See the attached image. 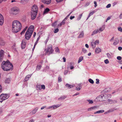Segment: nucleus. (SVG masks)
<instances>
[{
	"mask_svg": "<svg viewBox=\"0 0 122 122\" xmlns=\"http://www.w3.org/2000/svg\"><path fill=\"white\" fill-rule=\"evenodd\" d=\"M12 30L14 33H17L20 31L21 29L22 26L21 23L19 21L15 20L12 23Z\"/></svg>",
	"mask_w": 122,
	"mask_h": 122,
	"instance_id": "f257e3e1",
	"label": "nucleus"
},
{
	"mask_svg": "<svg viewBox=\"0 0 122 122\" xmlns=\"http://www.w3.org/2000/svg\"><path fill=\"white\" fill-rule=\"evenodd\" d=\"M1 67L4 71H8L12 70L13 69V65L8 60L6 61H3L1 64Z\"/></svg>",
	"mask_w": 122,
	"mask_h": 122,
	"instance_id": "f03ea898",
	"label": "nucleus"
},
{
	"mask_svg": "<svg viewBox=\"0 0 122 122\" xmlns=\"http://www.w3.org/2000/svg\"><path fill=\"white\" fill-rule=\"evenodd\" d=\"M34 29V26L31 25L29 27L26 31L25 36V39L29 40L33 32Z\"/></svg>",
	"mask_w": 122,
	"mask_h": 122,
	"instance_id": "7ed1b4c3",
	"label": "nucleus"
},
{
	"mask_svg": "<svg viewBox=\"0 0 122 122\" xmlns=\"http://www.w3.org/2000/svg\"><path fill=\"white\" fill-rule=\"evenodd\" d=\"M9 96L8 94H2L0 96V102H2L4 100L9 98Z\"/></svg>",
	"mask_w": 122,
	"mask_h": 122,
	"instance_id": "20e7f679",
	"label": "nucleus"
},
{
	"mask_svg": "<svg viewBox=\"0 0 122 122\" xmlns=\"http://www.w3.org/2000/svg\"><path fill=\"white\" fill-rule=\"evenodd\" d=\"M11 11L13 14L16 15L19 13L20 9L18 7H12L11 9Z\"/></svg>",
	"mask_w": 122,
	"mask_h": 122,
	"instance_id": "39448f33",
	"label": "nucleus"
},
{
	"mask_svg": "<svg viewBox=\"0 0 122 122\" xmlns=\"http://www.w3.org/2000/svg\"><path fill=\"white\" fill-rule=\"evenodd\" d=\"M53 51V50L52 49V46L51 45H50L48 46L46 53H47L49 52V54H51L52 53Z\"/></svg>",
	"mask_w": 122,
	"mask_h": 122,
	"instance_id": "423d86ee",
	"label": "nucleus"
},
{
	"mask_svg": "<svg viewBox=\"0 0 122 122\" xmlns=\"http://www.w3.org/2000/svg\"><path fill=\"white\" fill-rule=\"evenodd\" d=\"M38 7L36 5H33L31 8V12L35 13H37L38 12Z\"/></svg>",
	"mask_w": 122,
	"mask_h": 122,
	"instance_id": "0eeeda50",
	"label": "nucleus"
},
{
	"mask_svg": "<svg viewBox=\"0 0 122 122\" xmlns=\"http://www.w3.org/2000/svg\"><path fill=\"white\" fill-rule=\"evenodd\" d=\"M112 96V95L111 94H105V96L103 95H101V96H100L99 97H101L102 98L106 97L107 98L106 99H108V98H110Z\"/></svg>",
	"mask_w": 122,
	"mask_h": 122,
	"instance_id": "6e6552de",
	"label": "nucleus"
},
{
	"mask_svg": "<svg viewBox=\"0 0 122 122\" xmlns=\"http://www.w3.org/2000/svg\"><path fill=\"white\" fill-rule=\"evenodd\" d=\"M38 109V107L35 108L30 113V114L31 115H33L35 114L37 111Z\"/></svg>",
	"mask_w": 122,
	"mask_h": 122,
	"instance_id": "1a4fd4ad",
	"label": "nucleus"
},
{
	"mask_svg": "<svg viewBox=\"0 0 122 122\" xmlns=\"http://www.w3.org/2000/svg\"><path fill=\"white\" fill-rule=\"evenodd\" d=\"M4 20V18L2 15L0 13V25H3Z\"/></svg>",
	"mask_w": 122,
	"mask_h": 122,
	"instance_id": "9d476101",
	"label": "nucleus"
},
{
	"mask_svg": "<svg viewBox=\"0 0 122 122\" xmlns=\"http://www.w3.org/2000/svg\"><path fill=\"white\" fill-rule=\"evenodd\" d=\"M37 13H35L34 12H31V19L32 20H34L36 17Z\"/></svg>",
	"mask_w": 122,
	"mask_h": 122,
	"instance_id": "9b49d317",
	"label": "nucleus"
},
{
	"mask_svg": "<svg viewBox=\"0 0 122 122\" xmlns=\"http://www.w3.org/2000/svg\"><path fill=\"white\" fill-rule=\"evenodd\" d=\"M42 2L45 4H49L51 2V0H41Z\"/></svg>",
	"mask_w": 122,
	"mask_h": 122,
	"instance_id": "f8f14e48",
	"label": "nucleus"
},
{
	"mask_svg": "<svg viewBox=\"0 0 122 122\" xmlns=\"http://www.w3.org/2000/svg\"><path fill=\"white\" fill-rule=\"evenodd\" d=\"M26 43L24 40H23L22 41L21 45V48L22 49H24Z\"/></svg>",
	"mask_w": 122,
	"mask_h": 122,
	"instance_id": "ddd939ff",
	"label": "nucleus"
},
{
	"mask_svg": "<svg viewBox=\"0 0 122 122\" xmlns=\"http://www.w3.org/2000/svg\"><path fill=\"white\" fill-rule=\"evenodd\" d=\"M97 108V106H95L92 107L87 109V110L88 111H91L95 110Z\"/></svg>",
	"mask_w": 122,
	"mask_h": 122,
	"instance_id": "4468645a",
	"label": "nucleus"
},
{
	"mask_svg": "<svg viewBox=\"0 0 122 122\" xmlns=\"http://www.w3.org/2000/svg\"><path fill=\"white\" fill-rule=\"evenodd\" d=\"M66 86L68 88L70 89L72 88L74 86V85H71L67 83L66 85Z\"/></svg>",
	"mask_w": 122,
	"mask_h": 122,
	"instance_id": "2eb2a0df",
	"label": "nucleus"
},
{
	"mask_svg": "<svg viewBox=\"0 0 122 122\" xmlns=\"http://www.w3.org/2000/svg\"><path fill=\"white\" fill-rule=\"evenodd\" d=\"M31 76V75H30L26 76L24 79V81H27L28 80L29 78Z\"/></svg>",
	"mask_w": 122,
	"mask_h": 122,
	"instance_id": "dca6fc26",
	"label": "nucleus"
},
{
	"mask_svg": "<svg viewBox=\"0 0 122 122\" xmlns=\"http://www.w3.org/2000/svg\"><path fill=\"white\" fill-rule=\"evenodd\" d=\"M105 29V27L104 26H102V27L100 28L99 29H98V30L99 31V33H100L101 32L103 31Z\"/></svg>",
	"mask_w": 122,
	"mask_h": 122,
	"instance_id": "f3484780",
	"label": "nucleus"
},
{
	"mask_svg": "<svg viewBox=\"0 0 122 122\" xmlns=\"http://www.w3.org/2000/svg\"><path fill=\"white\" fill-rule=\"evenodd\" d=\"M119 42V40H118L117 39L114 40V42L113 43V45L115 46L118 44Z\"/></svg>",
	"mask_w": 122,
	"mask_h": 122,
	"instance_id": "a211bd4d",
	"label": "nucleus"
},
{
	"mask_svg": "<svg viewBox=\"0 0 122 122\" xmlns=\"http://www.w3.org/2000/svg\"><path fill=\"white\" fill-rule=\"evenodd\" d=\"M61 105L58 104L56 105H53L52 106L53 108V109H55L60 106Z\"/></svg>",
	"mask_w": 122,
	"mask_h": 122,
	"instance_id": "6ab92c4d",
	"label": "nucleus"
},
{
	"mask_svg": "<svg viewBox=\"0 0 122 122\" xmlns=\"http://www.w3.org/2000/svg\"><path fill=\"white\" fill-rule=\"evenodd\" d=\"M29 0H20V2L22 4L26 3L28 2Z\"/></svg>",
	"mask_w": 122,
	"mask_h": 122,
	"instance_id": "aec40b11",
	"label": "nucleus"
},
{
	"mask_svg": "<svg viewBox=\"0 0 122 122\" xmlns=\"http://www.w3.org/2000/svg\"><path fill=\"white\" fill-rule=\"evenodd\" d=\"M84 33L83 31L81 32L79 35V36L78 37V38H81L83 37L84 36Z\"/></svg>",
	"mask_w": 122,
	"mask_h": 122,
	"instance_id": "412c9836",
	"label": "nucleus"
},
{
	"mask_svg": "<svg viewBox=\"0 0 122 122\" xmlns=\"http://www.w3.org/2000/svg\"><path fill=\"white\" fill-rule=\"evenodd\" d=\"M95 52L96 53H98L101 52V50L100 48L98 47L95 50Z\"/></svg>",
	"mask_w": 122,
	"mask_h": 122,
	"instance_id": "4be33fe9",
	"label": "nucleus"
},
{
	"mask_svg": "<svg viewBox=\"0 0 122 122\" xmlns=\"http://www.w3.org/2000/svg\"><path fill=\"white\" fill-rule=\"evenodd\" d=\"M10 81V78H6L5 80V83H9Z\"/></svg>",
	"mask_w": 122,
	"mask_h": 122,
	"instance_id": "5701e85b",
	"label": "nucleus"
},
{
	"mask_svg": "<svg viewBox=\"0 0 122 122\" xmlns=\"http://www.w3.org/2000/svg\"><path fill=\"white\" fill-rule=\"evenodd\" d=\"M66 97L65 96L61 97L58 99V100L59 101H61L64 100L66 98Z\"/></svg>",
	"mask_w": 122,
	"mask_h": 122,
	"instance_id": "b1692460",
	"label": "nucleus"
},
{
	"mask_svg": "<svg viewBox=\"0 0 122 122\" xmlns=\"http://www.w3.org/2000/svg\"><path fill=\"white\" fill-rule=\"evenodd\" d=\"M5 44L4 41L1 39H0V45H1L4 46Z\"/></svg>",
	"mask_w": 122,
	"mask_h": 122,
	"instance_id": "393cba45",
	"label": "nucleus"
},
{
	"mask_svg": "<svg viewBox=\"0 0 122 122\" xmlns=\"http://www.w3.org/2000/svg\"><path fill=\"white\" fill-rule=\"evenodd\" d=\"M39 38H40V36H39L37 38L36 41V42H35V44H34V47H33V50H34V49L35 47V46H36V44H37V42H38L39 39Z\"/></svg>",
	"mask_w": 122,
	"mask_h": 122,
	"instance_id": "a878e982",
	"label": "nucleus"
},
{
	"mask_svg": "<svg viewBox=\"0 0 122 122\" xmlns=\"http://www.w3.org/2000/svg\"><path fill=\"white\" fill-rule=\"evenodd\" d=\"M98 32H99V31L97 29V30H95L94 31H93L92 33L91 34V35L93 36L94 34H96Z\"/></svg>",
	"mask_w": 122,
	"mask_h": 122,
	"instance_id": "bb28decb",
	"label": "nucleus"
},
{
	"mask_svg": "<svg viewBox=\"0 0 122 122\" xmlns=\"http://www.w3.org/2000/svg\"><path fill=\"white\" fill-rule=\"evenodd\" d=\"M104 112V110H102L99 111H97L95 112H94V114H97V113H102Z\"/></svg>",
	"mask_w": 122,
	"mask_h": 122,
	"instance_id": "cd10ccee",
	"label": "nucleus"
},
{
	"mask_svg": "<svg viewBox=\"0 0 122 122\" xmlns=\"http://www.w3.org/2000/svg\"><path fill=\"white\" fill-rule=\"evenodd\" d=\"M50 10L49 8H46L45 9L44 12V13L45 14L47 13Z\"/></svg>",
	"mask_w": 122,
	"mask_h": 122,
	"instance_id": "c85d7f7f",
	"label": "nucleus"
},
{
	"mask_svg": "<svg viewBox=\"0 0 122 122\" xmlns=\"http://www.w3.org/2000/svg\"><path fill=\"white\" fill-rule=\"evenodd\" d=\"M83 13L81 14H80L79 16H78V18L77 19V20H80L81 18L82 15Z\"/></svg>",
	"mask_w": 122,
	"mask_h": 122,
	"instance_id": "c756f323",
	"label": "nucleus"
},
{
	"mask_svg": "<svg viewBox=\"0 0 122 122\" xmlns=\"http://www.w3.org/2000/svg\"><path fill=\"white\" fill-rule=\"evenodd\" d=\"M94 12H95L94 11H93L90 12V13L88 17L87 18L86 20H87L91 15H92L94 13Z\"/></svg>",
	"mask_w": 122,
	"mask_h": 122,
	"instance_id": "7c9ffc66",
	"label": "nucleus"
},
{
	"mask_svg": "<svg viewBox=\"0 0 122 122\" xmlns=\"http://www.w3.org/2000/svg\"><path fill=\"white\" fill-rule=\"evenodd\" d=\"M83 59V56H81L80 57L78 61V63H80V62Z\"/></svg>",
	"mask_w": 122,
	"mask_h": 122,
	"instance_id": "2f4dec72",
	"label": "nucleus"
},
{
	"mask_svg": "<svg viewBox=\"0 0 122 122\" xmlns=\"http://www.w3.org/2000/svg\"><path fill=\"white\" fill-rule=\"evenodd\" d=\"M94 47H95V45L97 44H98L99 43V41L98 40H96L95 42H94Z\"/></svg>",
	"mask_w": 122,
	"mask_h": 122,
	"instance_id": "473e14b6",
	"label": "nucleus"
},
{
	"mask_svg": "<svg viewBox=\"0 0 122 122\" xmlns=\"http://www.w3.org/2000/svg\"><path fill=\"white\" fill-rule=\"evenodd\" d=\"M4 51L3 50H0V55L4 56Z\"/></svg>",
	"mask_w": 122,
	"mask_h": 122,
	"instance_id": "72a5a7b5",
	"label": "nucleus"
},
{
	"mask_svg": "<svg viewBox=\"0 0 122 122\" xmlns=\"http://www.w3.org/2000/svg\"><path fill=\"white\" fill-rule=\"evenodd\" d=\"M41 65H37V70H39L41 68Z\"/></svg>",
	"mask_w": 122,
	"mask_h": 122,
	"instance_id": "f704fd0d",
	"label": "nucleus"
},
{
	"mask_svg": "<svg viewBox=\"0 0 122 122\" xmlns=\"http://www.w3.org/2000/svg\"><path fill=\"white\" fill-rule=\"evenodd\" d=\"M89 82L93 84L94 83L93 81L91 79H89L88 80Z\"/></svg>",
	"mask_w": 122,
	"mask_h": 122,
	"instance_id": "c9c22d12",
	"label": "nucleus"
},
{
	"mask_svg": "<svg viewBox=\"0 0 122 122\" xmlns=\"http://www.w3.org/2000/svg\"><path fill=\"white\" fill-rule=\"evenodd\" d=\"M4 56L0 55V61H2L4 58Z\"/></svg>",
	"mask_w": 122,
	"mask_h": 122,
	"instance_id": "e433bc0d",
	"label": "nucleus"
},
{
	"mask_svg": "<svg viewBox=\"0 0 122 122\" xmlns=\"http://www.w3.org/2000/svg\"><path fill=\"white\" fill-rule=\"evenodd\" d=\"M58 81L59 82H60L62 81L61 77L60 76H59L58 77Z\"/></svg>",
	"mask_w": 122,
	"mask_h": 122,
	"instance_id": "4c0bfd02",
	"label": "nucleus"
},
{
	"mask_svg": "<svg viewBox=\"0 0 122 122\" xmlns=\"http://www.w3.org/2000/svg\"><path fill=\"white\" fill-rule=\"evenodd\" d=\"M87 101L89 102V104H92L93 103V101L92 100H87Z\"/></svg>",
	"mask_w": 122,
	"mask_h": 122,
	"instance_id": "58836bf2",
	"label": "nucleus"
},
{
	"mask_svg": "<svg viewBox=\"0 0 122 122\" xmlns=\"http://www.w3.org/2000/svg\"><path fill=\"white\" fill-rule=\"evenodd\" d=\"M118 30L121 32H122V28L121 27H119L117 28Z\"/></svg>",
	"mask_w": 122,
	"mask_h": 122,
	"instance_id": "ea45409f",
	"label": "nucleus"
},
{
	"mask_svg": "<svg viewBox=\"0 0 122 122\" xmlns=\"http://www.w3.org/2000/svg\"><path fill=\"white\" fill-rule=\"evenodd\" d=\"M55 51L59 53L60 50L58 47H56L55 48Z\"/></svg>",
	"mask_w": 122,
	"mask_h": 122,
	"instance_id": "a19ab883",
	"label": "nucleus"
},
{
	"mask_svg": "<svg viewBox=\"0 0 122 122\" xmlns=\"http://www.w3.org/2000/svg\"><path fill=\"white\" fill-rule=\"evenodd\" d=\"M56 22L57 21H56L55 22H53L52 24V26L55 27L56 25Z\"/></svg>",
	"mask_w": 122,
	"mask_h": 122,
	"instance_id": "79ce46f5",
	"label": "nucleus"
},
{
	"mask_svg": "<svg viewBox=\"0 0 122 122\" xmlns=\"http://www.w3.org/2000/svg\"><path fill=\"white\" fill-rule=\"evenodd\" d=\"M59 31V30L58 28H56L55 29L54 32L55 33H57Z\"/></svg>",
	"mask_w": 122,
	"mask_h": 122,
	"instance_id": "37998d69",
	"label": "nucleus"
},
{
	"mask_svg": "<svg viewBox=\"0 0 122 122\" xmlns=\"http://www.w3.org/2000/svg\"><path fill=\"white\" fill-rule=\"evenodd\" d=\"M36 87L39 90H41V86L40 85H36Z\"/></svg>",
	"mask_w": 122,
	"mask_h": 122,
	"instance_id": "c03bdc74",
	"label": "nucleus"
},
{
	"mask_svg": "<svg viewBox=\"0 0 122 122\" xmlns=\"http://www.w3.org/2000/svg\"><path fill=\"white\" fill-rule=\"evenodd\" d=\"M41 89H45V86L44 85H42L41 86Z\"/></svg>",
	"mask_w": 122,
	"mask_h": 122,
	"instance_id": "a18cd8bd",
	"label": "nucleus"
},
{
	"mask_svg": "<svg viewBox=\"0 0 122 122\" xmlns=\"http://www.w3.org/2000/svg\"><path fill=\"white\" fill-rule=\"evenodd\" d=\"M104 62L106 64H107L109 63V61L107 59L105 60L104 61Z\"/></svg>",
	"mask_w": 122,
	"mask_h": 122,
	"instance_id": "49530a36",
	"label": "nucleus"
},
{
	"mask_svg": "<svg viewBox=\"0 0 122 122\" xmlns=\"http://www.w3.org/2000/svg\"><path fill=\"white\" fill-rule=\"evenodd\" d=\"M82 51L84 53H86L87 51V50L84 48H82Z\"/></svg>",
	"mask_w": 122,
	"mask_h": 122,
	"instance_id": "de8ad7c7",
	"label": "nucleus"
},
{
	"mask_svg": "<svg viewBox=\"0 0 122 122\" xmlns=\"http://www.w3.org/2000/svg\"><path fill=\"white\" fill-rule=\"evenodd\" d=\"M100 97V98H101L102 99V101H106L107 99H106L107 98L103 97V98H102L101 97Z\"/></svg>",
	"mask_w": 122,
	"mask_h": 122,
	"instance_id": "09e8293b",
	"label": "nucleus"
},
{
	"mask_svg": "<svg viewBox=\"0 0 122 122\" xmlns=\"http://www.w3.org/2000/svg\"><path fill=\"white\" fill-rule=\"evenodd\" d=\"M69 65L70 66H73L74 64L73 62H70L69 63Z\"/></svg>",
	"mask_w": 122,
	"mask_h": 122,
	"instance_id": "8fccbe9b",
	"label": "nucleus"
},
{
	"mask_svg": "<svg viewBox=\"0 0 122 122\" xmlns=\"http://www.w3.org/2000/svg\"><path fill=\"white\" fill-rule=\"evenodd\" d=\"M65 20H63L61 23L62 25H64L65 24Z\"/></svg>",
	"mask_w": 122,
	"mask_h": 122,
	"instance_id": "3c124183",
	"label": "nucleus"
},
{
	"mask_svg": "<svg viewBox=\"0 0 122 122\" xmlns=\"http://www.w3.org/2000/svg\"><path fill=\"white\" fill-rule=\"evenodd\" d=\"M107 57L109 58H111V56L110 54L109 53H107Z\"/></svg>",
	"mask_w": 122,
	"mask_h": 122,
	"instance_id": "603ef678",
	"label": "nucleus"
},
{
	"mask_svg": "<svg viewBox=\"0 0 122 122\" xmlns=\"http://www.w3.org/2000/svg\"><path fill=\"white\" fill-rule=\"evenodd\" d=\"M117 59L118 60H120L122 59V57L120 56H118L117 57Z\"/></svg>",
	"mask_w": 122,
	"mask_h": 122,
	"instance_id": "864d4df0",
	"label": "nucleus"
},
{
	"mask_svg": "<svg viewBox=\"0 0 122 122\" xmlns=\"http://www.w3.org/2000/svg\"><path fill=\"white\" fill-rule=\"evenodd\" d=\"M108 102H109L110 103V104H111V103H112V100H110V99H108Z\"/></svg>",
	"mask_w": 122,
	"mask_h": 122,
	"instance_id": "5fc2aeb1",
	"label": "nucleus"
},
{
	"mask_svg": "<svg viewBox=\"0 0 122 122\" xmlns=\"http://www.w3.org/2000/svg\"><path fill=\"white\" fill-rule=\"evenodd\" d=\"M96 83L97 84H98L99 83V80L98 79H96Z\"/></svg>",
	"mask_w": 122,
	"mask_h": 122,
	"instance_id": "6e6d98bb",
	"label": "nucleus"
},
{
	"mask_svg": "<svg viewBox=\"0 0 122 122\" xmlns=\"http://www.w3.org/2000/svg\"><path fill=\"white\" fill-rule=\"evenodd\" d=\"M89 5V2L86 3V4L84 6L85 7H86V6H88V5Z\"/></svg>",
	"mask_w": 122,
	"mask_h": 122,
	"instance_id": "4d7b16f0",
	"label": "nucleus"
},
{
	"mask_svg": "<svg viewBox=\"0 0 122 122\" xmlns=\"http://www.w3.org/2000/svg\"><path fill=\"white\" fill-rule=\"evenodd\" d=\"M94 3L95 4L94 7H96L97 6L96 2V1H94Z\"/></svg>",
	"mask_w": 122,
	"mask_h": 122,
	"instance_id": "13d9d810",
	"label": "nucleus"
},
{
	"mask_svg": "<svg viewBox=\"0 0 122 122\" xmlns=\"http://www.w3.org/2000/svg\"><path fill=\"white\" fill-rule=\"evenodd\" d=\"M111 6V4H109L106 6V7L107 8H109Z\"/></svg>",
	"mask_w": 122,
	"mask_h": 122,
	"instance_id": "bf43d9fd",
	"label": "nucleus"
},
{
	"mask_svg": "<svg viewBox=\"0 0 122 122\" xmlns=\"http://www.w3.org/2000/svg\"><path fill=\"white\" fill-rule=\"evenodd\" d=\"M68 72V71L67 70H65L64 72V75H66L67 74Z\"/></svg>",
	"mask_w": 122,
	"mask_h": 122,
	"instance_id": "052dcab7",
	"label": "nucleus"
},
{
	"mask_svg": "<svg viewBox=\"0 0 122 122\" xmlns=\"http://www.w3.org/2000/svg\"><path fill=\"white\" fill-rule=\"evenodd\" d=\"M48 40H49V37H48L46 39V40L45 41V43L46 44L47 43Z\"/></svg>",
	"mask_w": 122,
	"mask_h": 122,
	"instance_id": "680f3d73",
	"label": "nucleus"
},
{
	"mask_svg": "<svg viewBox=\"0 0 122 122\" xmlns=\"http://www.w3.org/2000/svg\"><path fill=\"white\" fill-rule=\"evenodd\" d=\"M114 39V37H113L110 40V42L112 41H113Z\"/></svg>",
	"mask_w": 122,
	"mask_h": 122,
	"instance_id": "e2e57ef3",
	"label": "nucleus"
},
{
	"mask_svg": "<svg viewBox=\"0 0 122 122\" xmlns=\"http://www.w3.org/2000/svg\"><path fill=\"white\" fill-rule=\"evenodd\" d=\"M119 17L120 19H122V12L120 15Z\"/></svg>",
	"mask_w": 122,
	"mask_h": 122,
	"instance_id": "0e129e2a",
	"label": "nucleus"
},
{
	"mask_svg": "<svg viewBox=\"0 0 122 122\" xmlns=\"http://www.w3.org/2000/svg\"><path fill=\"white\" fill-rule=\"evenodd\" d=\"M118 49L119 50L121 51L122 49V47H119L118 48Z\"/></svg>",
	"mask_w": 122,
	"mask_h": 122,
	"instance_id": "69168bd1",
	"label": "nucleus"
},
{
	"mask_svg": "<svg viewBox=\"0 0 122 122\" xmlns=\"http://www.w3.org/2000/svg\"><path fill=\"white\" fill-rule=\"evenodd\" d=\"M25 31L24 30H23L21 33L20 34L21 35H22V34H23L24 33H25Z\"/></svg>",
	"mask_w": 122,
	"mask_h": 122,
	"instance_id": "338daca9",
	"label": "nucleus"
},
{
	"mask_svg": "<svg viewBox=\"0 0 122 122\" xmlns=\"http://www.w3.org/2000/svg\"><path fill=\"white\" fill-rule=\"evenodd\" d=\"M44 7V6L43 5H41L40 7V8L41 9L42 8H43Z\"/></svg>",
	"mask_w": 122,
	"mask_h": 122,
	"instance_id": "774afa93",
	"label": "nucleus"
}]
</instances>
